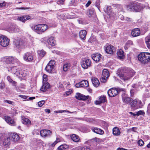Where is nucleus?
<instances>
[{
    "instance_id": "nucleus-1",
    "label": "nucleus",
    "mask_w": 150,
    "mask_h": 150,
    "mask_svg": "<svg viewBox=\"0 0 150 150\" xmlns=\"http://www.w3.org/2000/svg\"><path fill=\"white\" fill-rule=\"evenodd\" d=\"M138 59L142 64H147L150 62V53L141 52L138 55Z\"/></svg>"
},
{
    "instance_id": "nucleus-2",
    "label": "nucleus",
    "mask_w": 150,
    "mask_h": 150,
    "mask_svg": "<svg viewBox=\"0 0 150 150\" xmlns=\"http://www.w3.org/2000/svg\"><path fill=\"white\" fill-rule=\"evenodd\" d=\"M134 74V71L132 69L128 70L124 74H119L118 76L124 81L129 80Z\"/></svg>"
},
{
    "instance_id": "nucleus-3",
    "label": "nucleus",
    "mask_w": 150,
    "mask_h": 150,
    "mask_svg": "<svg viewBox=\"0 0 150 150\" xmlns=\"http://www.w3.org/2000/svg\"><path fill=\"white\" fill-rule=\"evenodd\" d=\"M48 29L47 25L45 24H39L34 27L35 31L38 34H41L44 33Z\"/></svg>"
},
{
    "instance_id": "nucleus-4",
    "label": "nucleus",
    "mask_w": 150,
    "mask_h": 150,
    "mask_svg": "<svg viewBox=\"0 0 150 150\" xmlns=\"http://www.w3.org/2000/svg\"><path fill=\"white\" fill-rule=\"evenodd\" d=\"M34 54L33 52H27L23 55L24 61L28 62H32L35 61Z\"/></svg>"
},
{
    "instance_id": "nucleus-5",
    "label": "nucleus",
    "mask_w": 150,
    "mask_h": 150,
    "mask_svg": "<svg viewBox=\"0 0 150 150\" xmlns=\"http://www.w3.org/2000/svg\"><path fill=\"white\" fill-rule=\"evenodd\" d=\"M55 64V61L54 60H51L45 68L46 71L48 73H54L53 71Z\"/></svg>"
},
{
    "instance_id": "nucleus-6",
    "label": "nucleus",
    "mask_w": 150,
    "mask_h": 150,
    "mask_svg": "<svg viewBox=\"0 0 150 150\" xmlns=\"http://www.w3.org/2000/svg\"><path fill=\"white\" fill-rule=\"evenodd\" d=\"M11 140L15 143H18L20 141L21 137L16 133H11L9 134Z\"/></svg>"
},
{
    "instance_id": "nucleus-7",
    "label": "nucleus",
    "mask_w": 150,
    "mask_h": 150,
    "mask_svg": "<svg viewBox=\"0 0 150 150\" xmlns=\"http://www.w3.org/2000/svg\"><path fill=\"white\" fill-rule=\"evenodd\" d=\"M10 41L7 37L2 35L0 36V45L2 47H6L8 45Z\"/></svg>"
},
{
    "instance_id": "nucleus-8",
    "label": "nucleus",
    "mask_w": 150,
    "mask_h": 150,
    "mask_svg": "<svg viewBox=\"0 0 150 150\" xmlns=\"http://www.w3.org/2000/svg\"><path fill=\"white\" fill-rule=\"evenodd\" d=\"M127 7L129 9H138L140 7V4L137 2L131 1L127 5Z\"/></svg>"
},
{
    "instance_id": "nucleus-9",
    "label": "nucleus",
    "mask_w": 150,
    "mask_h": 150,
    "mask_svg": "<svg viewBox=\"0 0 150 150\" xmlns=\"http://www.w3.org/2000/svg\"><path fill=\"white\" fill-rule=\"evenodd\" d=\"M104 49L105 52L108 54H112L115 51L114 46L108 44L104 47Z\"/></svg>"
},
{
    "instance_id": "nucleus-10",
    "label": "nucleus",
    "mask_w": 150,
    "mask_h": 150,
    "mask_svg": "<svg viewBox=\"0 0 150 150\" xmlns=\"http://www.w3.org/2000/svg\"><path fill=\"white\" fill-rule=\"evenodd\" d=\"M11 69L12 73L14 74L18 77H22L23 76L22 70L17 67H14L12 68H10Z\"/></svg>"
},
{
    "instance_id": "nucleus-11",
    "label": "nucleus",
    "mask_w": 150,
    "mask_h": 150,
    "mask_svg": "<svg viewBox=\"0 0 150 150\" xmlns=\"http://www.w3.org/2000/svg\"><path fill=\"white\" fill-rule=\"evenodd\" d=\"M108 96L112 97L117 96L119 93V90L117 88H112L108 90L107 92Z\"/></svg>"
},
{
    "instance_id": "nucleus-12",
    "label": "nucleus",
    "mask_w": 150,
    "mask_h": 150,
    "mask_svg": "<svg viewBox=\"0 0 150 150\" xmlns=\"http://www.w3.org/2000/svg\"><path fill=\"white\" fill-rule=\"evenodd\" d=\"M91 62L89 59L83 60L81 62L82 67L84 69H87L91 66Z\"/></svg>"
},
{
    "instance_id": "nucleus-13",
    "label": "nucleus",
    "mask_w": 150,
    "mask_h": 150,
    "mask_svg": "<svg viewBox=\"0 0 150 150\" xmlns=\"http://www.w3.org/2000/svg\"><path fill=\"white\" fill-rule=\"evenodd\" d=\"M122 99L124 104H127L130 103L131 98L128 97L127 94L125 93H122Z\"/></svg>"
},
{
    "instance_id": "nucleus-14",
    "label": "nucleus",
    "mask_w": 150,
    "mask_h": 150,
    "mask_svg": "<svg viewBox=\"0 0 150 150\" xmlns=\"http://www.w3.org/2000/svg\"><path fill=\"white\" fill-rule=\"evenodd\" d=\"M41 136L43 137L50 136L52 134V132L48 129H42L40 132Z\"/></svg>"
},
{
    "instance_id": "nucleus-15",
    "label": "nucleus",
    "mask_w": 150,
    "mask_h": 150,
    "mask_svg": "<svg viewBox=\"0 0 150 150\" xmlns=\"http://www.w3.org/2000/svg\"><path fill=\"white\" fill-rule=\"evenodd\" d=\"M4 118L9 125L11 126H16V122L10 116L7 115L4 116Z\"/></svg>"
},
{
    "instance_id": "nucleus-16",
    "label": "nucleus",
    "mask_w": 150,
    "mask_h": 150,
    "mask_svg": "<svg viewBox=\"0 0 150 150\" xmlns=\"http://www.w3.org/2000/svg\"><path fill=\"white\" fill-rule=\"evenodd\" d=\"M75 98L78 100H85L88 99L89 96H85L79 93H76V95L75 96Z\"/></svg>"
},
{
    "instance_id": "nucleus-17",
    "label": "nucleus",
    "mask_w": 150,
    "mask_h": 150,
    "mask_svg": "<svg viewBox=\"0 0 150 150\" xmlns=\"http://www.w3.org/2000/svg\"><path fill=\"white\" fill-rule=\"evenodd\" d=\"M47 42L48 46L53 47L56 45V41L54 39V37H51L47 39Z\"/></svg>"
},
{
    "instance_id": "nucleus-18",
    "label": "nucleus",
    "mask_w": 150,
    "mask_h": 150,
    "mask_svg": "<svg viewBox=\"0 0 150 150\" xmlns=\"http://www.w3.org/2000/svg\"><path fill=\"white\" fill-rule=\"evenodd\" d=\"M91 129L93 132L97 134H103L104 133L103 130L97 127H93Z\"/></svg>"
},
{
    "instance_id": "nucleus-19",
    "label": "nucleus",
    "mask_w": 150,
    "mask_h": 150,
    "mask_svg": "<svg viewBox=\"0 0 150 150\" xmlns=\"http://www.w3.org/2000/svg\"><path fill=\"white\" fill-rule=\"evenodd\" d=\"M101 56L100 54H94L92 56V58L93 60L97 63L100 61L101 58Z\"/></svg>"
},
{
    "instance_id": "nucleus-20",
    "label": "nucleus",
    "mask_w": 150,
    "mask_h": 150,
    "mask_svg": "<svg viewBox=\"0 0 150 150\" xmlns=\"http://www.w3.org/2000/svg\"><path fill=\"white\" fill-rule=\"evenodd\" d=\"M106 100V97L104 95H102L99 97L98 100H96L95 103L96 105H100L102 103H104Z\"/></svg>"
},
{
    "instance_id": "nucleus-21",
    "label": "nucleus",
    "mask_w": 150,
    "mask_h": 150,
    "mask_svg": "<svg viewBox=\"0 0 150 150\" xmlns=\"http://www.w3.org/2000/svg\"><path fill=\"white\" fill-rule=\"evenodd\" d=\"M22 122L23 123L27 126H28L31 125V121L28 118H26L24 116H21Z\"/></svg>"
},
{
    "instance_id": "nucleus-22",
    "label": "nucleus",
    "mask_w": 150,
    "mask_h": 150,
    "mask_svg": "<svg viewBox=\"0 0 150 150\" xmlns=\"http://www.w3.org/2000/svg\"><path fill=\"white\" fill-rule=\"evenodd\" d=\"M37 55L39 59L41 60L46 54V52L43 50H39L37 51Z\"/></svg>"
},
{
    "instance_id": "nucleus-23",
    "label": "nucleus",
    "mask_w": 150,
    "mask_h": 150,
    "mask_svg": "<svg viewBox=\"0 0 150 150\" xmlns=\"http://www.w3.org/2000/svg\"><path fill=\"white\" fill-rule=\"evenodd\" d=\"M131 34L134 37L138 36L140 34V30L138 28H134L132 30Z\"/></svg>"
},
{
    "instance_id": "nucleus-24",
    "label": "nucleus",
    "mask_w": 150,
    "mask_h": 150,
    "mask_svg": "<svg viewBox=\"0 0 150 150\" xmlns=\"http://www.w3.org/2000/svg\"><path fill=\"white\" fill-rule=\"evenodd\" d=\"M4 58L5 59V62L7 64H13L14 62V58L12 57H6Z\"/></svg>"
},
{
    "instance_id": "nucleus-25",
    "label": "nucleus",
    "mask_w": 150,
    "mask_h": 150,
    "mask_svg": "<svg viewBox=\"0 0 150 150\" xmlns=\"http://www.w3.org/2000/svg\"><path fill=\"white\" fill-rule=\"evenodd\" d=\"M86 31L84 30H81L79 32V36L80 38L82 40H85L86 35Z\"/></svg>"
},
{
    "instance_id": "nucleus-26",
    "label": "nucleus",
    "mask_w": 150,
    "mask_h": 150,
    "mask_svg": "<svg viewBox=\"0 0 150 150\" xmlns=\"http://www.w3.org/2000/svg\"><path fill=\"white\" fill-rule=\"evenodd\" d=\"M91 81L93 85L95 87H98L100 84L98 79L95 77L92 78Z\"/></svg>"
},
{
    "instance_id": "nucleus-27",
    "label": "nucleus",
    "mask_w": 150,
    "mask_h": 150,
    "mask_svg": "<svg viewBox=\"0 0 150 150\" xmlns=\"http://www.w3.org/2000/svg\"><path fill=\"white\" fill-rule=\"evenodd\" d=\"M50 84L47 82L44 84L40 88V90L43 92H45L50 88Z\"/></svg>"
},
{
    "instance_id": "nucleus-28",
    "label": "nucleus",
    "mask_w": 150,
    "mask_h": 150,
    "mask_svg": "<svg viewBox=\"0 0 150 150\" xmlns=\"http://www.w3.org/2000/svg\"><path fill=\"white\" fill-rule=\"evenodd\" d=\"M112 133L115 136L119 135L121 132L119 128L117 127H115L112 129Z\"/></svg>"
},
{
    "instance_id": "nucleus-29",
    "label": "nucleus",
    "mask_w": 150,
    "mask_h": 150,
    "mask_svg": "<svg viewBox=\"0 0 150 150\" xmlns=\"http://www.w3.org/2000/svg\"><path fill=\"white\" fill-rule=\"evenodd\" d=\"M30 18V16H23L21 17H18V18L17 19L23 22L24 23L26 20H28Z\"/></svg>"
},
{
    "instance_id": "nucleus-30",
    "label": "nucleus",
    "mask_w": 150,
    "mask_h": 150,
    "mask_svg": "<svg viewBox=\"0 0 150 150\" xmlns=\"http://www.w3.org/2000/svg\"><path fill=\"white\" fill-rule=\"evenodd\" d=\"M71 67L70 63L67 62L64 63L63 66V71H67Z\"/></svg>"
},
{
    "instance_id": "nucleus-31",
    "label": "nucleus",
    "mask_w": 150,
    "mask_h": 150,
    "mask_svg": "<svg viewBox=\"0 0 150 150\" xmlns=\"http://www.w3.org/2000/svg\"><path fill=\"white\" fill-rule=\"evenodd\" d=\"M71 139L74 141L76 142H79L80 140L79 137L76 134H74L71 136Z\"/></svg>"
},
{
    "instance_id": "nucleus-32",
    "label": "nucleus",
    "mask_w": 150,
    "mask_h": 150,
    "mask_svg": "<svg viewBox=\"0 0 150 150\" xmlns=\"http://www.w3.org/2000/svg\"><path fill=\"white\" fill-rule=\"evenodd\" d=\"M13 43L16 47L17 48L19 49L21 47L23 42L21 41L20 42L18 40H15L13 42Z\"/></svg>"
},
{
    "instance_id": "nucleus-33",
    "label": "nucleus",
    "mask_w": 150,
    "mask_h": 150,
    "mask_svg": "<svg viewBox=\"0 0 150 150\" xmlns=\"http://www.w3.org/2000/svg\"><path fill=\"white\" fill-rule=\"evenodd\" d=\"M117 54L118 57L121 59H123L124 57V52L122 50H120L117 52Z\"/></svg>"
},
{
    "instance_id": "nucleus-34",
    "label": "nucleus",
    "mask_w": 150,
    "mask_h": 150,
    "mask_svg": "<svg viewBox=\"0 0 150 150\" xmlns=\"http://www.w3.org/2000/svg\"><path fill=\"white\" fill-rule=\"evenodd\" d=\"M102 75L109 78L110 76V74L108 70L105 69L103 70Z\"/></svg>"
},
{
    "instance_id": "nucleus-35",
    "label": "nucleus",
    "mask_w": 150,
    "mask_h": 150,
    "mask_svg": "<svg viewBox=\"0 0 150 150\" xmlns=\"http://www.w3.org/2000/svg\"><path fill=\"white\" fill-rule=\"evenodd\" d=\"M11 140L10 137L9 136L8 137L4 139L3 142V144L4 146L6 145H9L11 143L10 140Z\"/></svg>"
},
{
    "instance_id": "nucleus-36",
    "label": "nucleus",
    "mask_w": 150,
    "mask_h": 150,
    "mask_svg": "<svg viewBox=\"0 0 150 150\" xmlns=\"http://www.w3.org/2000/svg\"><path fill=\"white\" fill-rule=\"evenodd\" d=\"M82 87H88L89 86L88 81L86 80H83L80 81Z\"/></svg>"
},
{
    "instance_id": "nucleus-37",
    "label": "nucleus",
    "mask_w": 150,
    "mask_h": 150,
    "mask_svg": "<svg viewBox=\"0 0 150 150\" xmlns=\"http://www.w3.org/2000/svg\"><path fill=\"white\" fill-rule=\"evenodd\" d=\"M95 12L94 10H87L86 13L87 15L90 17L94 14Z\"/></svg>"
},
{
    "instance_id": "nucleus-38",
    "label": "nucleus",
    "mask_w": 150,
    "mask_h": 150,
    "mask_svg": "<svg viewBox=\"0 0 150 150\" xmlns=\"http://www.w3.org/2000/svg\"><path fill=\"white\" fill-rule=\"evenodd\" d=\"M78 150H90V148L88 146H80L78 147Z\"/></svg>"
},
{
    "instance_id": "nucleus-39",
    "label": "nucleus",
    "mask_w": 150,
    "mask_h": 150,
    "mask_svg": "<svg viewBox=\"0 0 150 150\" xmlns=\"http://www.w3.org/2000/svg\"><path fill=\"white\" fill-rule=\"evenodd\" d=\"M68 148V146L66 144H62L59 146L57 149L58 150H64Z\"/></svg>"
},
{
    "instance_id": "nucleus-40",
    "label": "nucleus",
    "mask_w": 150,
    "mask_h": 150,
    "mask_svg": "<svg viewBox=\"0 0 150 150\" xmlns=\"http://www.w3.org/2000/svg\"><path fill=\"white\" fill-rule=\"evenodd\" d=\"M137 101L136 100H132L131 103V107L132 108H133L136 107L137 104Z\"/></svg>"
},
{
    "instance_id": "nucleus-41",
    "label": "nucleus",
    "mask_w": 150,
    "mask_h": 150,
    "mask_svg": "<svg viewBox=\"0 0 150 150\" xmlns=\"http://www.w3.org/2000/svg\"><path fill=\"white\" fill-rule=\"evenodd\" d=\"M108 77H106L105 76H103L102 75L101 78H100V81L101 82L103 83H106L107 81Z\"/></svg>"
},
{
    "instance_id": "nucleus-42",
    "label": "nucleus",
    "mask_w": 150,
    "mask_h": 150,
    "mask_svg": "<svg viewBox=\"0 0 150 150\" xmlns=\"http://www.w3.org/2000/svg\"><path fill=\"white\" fill-rule=\"evenodd\" d=\"M145 113V112L144 110H140L137 112L136 115L137 116H139L140 115H144Z\"/></svg>"
},
{
    "instance_id": "nucleus-43",
    "label": "nucleus",
    "mask_w": 150,
    "mask_h": 150,
    "mask_svg": "<svg viewBox=\"0 0 150 150\" xmlns=\"http://www.w3.org/2000/svg\"><path fill=\"white\" fill-rule=\"evenodd\" d=\"M75 17H76L75 14L73 13H71L67 18L72 19Z\"/></svg>"
},
{
    "instance_id": "nucleus-44",
    "label": "nucleus",
    "mask_w": 150,
    "mask_h": 150,
    "mask_svg": "<svg viewBox=\"0 0 150 150\" xmlns=\"http://www.w3.org/2000/svg\"><path fill=\"white\" fill-rule=\"evenodd\" d=\"M68 112V113H76V112H77L76 111H74V112H71L69 111V110H59V113H62V112Z\"/></svg>"
},
{
    "instance_id": "nucleus-45",
    "label": "nucleus",
    "mask_w": 150,
    "mask_h": 150,
    "mask_svg": "<svg viewBox=\"0 0 150 150\" xmlns=\"http://www.w3.org/2000/svg\"><path fill=\"white\" fill-rule=\"evenodd\" d=\"M146 43L148 48L150 49V38L148 39L146 41Z\"/></svg>"
},
{
    "instance_id": "nucleus-46",
    "label": "nucleus",
    "mask_w": 150,
    "mask_h": 150,
    "mask_svg": "<svg viewBox=\"0 0 150 150\" xmlns=\"http://www.w3.org/2000/svg\"><path fill=\"white\" fill-rule=\"evenodd\" d=\"M45 103V101L43 100H41L38 103V105L40 107H41Z\"/></svg>"
},
{
    "instance_id": "nucleus-47",
    "label": "nucleus",
    "mask_w": 150,
    "mask_h": 150,
    "mask_svg": "<svg viewBox=\"0 0 150 150\" xmlns=\"http://www.w3.org/2000/svg\"><path fill=\"white\" fill-rule=\"evenodd\" d=\"M4 103H7L8 104H11L12 105H13V104L14 103V102L9 100H5L4 101Z\"/></svg>"
},
{
    "instance_id": "nucleus-48",
    "label": "nucleus",
    "mask_w": 150,
    "mask_h": 150,
    "mask_svg": "<svg viewBox=\"0 0 150 150\" xmlns=\"http://www.w3.org/2000/svg\"><path fill=\"white\" fill-rule=\"evenodd\" d=\"M138 144L140 146H142L143 145V144H144V142L142 139H140V140H139L138 141Z\"/></svg>"
},
{
    "instance_id": "nucleus-49",
    "label": "nucleus",
    "mask_w": 150,
    "mask_h": 150,
    "mask_svg": "<svg viewBox=\"0 0 150 150\" xmlns=\"http://www.w3.org/2000/svg\"><path fill=\"white\" fill-rule=\"evenodd\" d=\"M137 129V127H133L131 129H128L127 131L129 132H130L131 131H132L134 132H136V131L135 130V129Z\"/></svg>"
},
{
    "instance_id": "nucleus-50",
    "label": "nucleus",
    "mask_w": 150,
    "mask_h": 150,
    "mask_svg": "<svg viewBox=\"0 0 150 150\" xmlns=\"http://www.w3.org/2000/svg\"><path fill=\"white\" fill-rule=\"evenodd\" d=\"M146 112L149 115H150V103L148 105Z\"/></svg>"
},
{
    "instance_id": "nucleus-51",
    "label": "nucleus",
    "mask_w": 150,
    "mask_h": 150,
    "mask_svg": "<svg viewBox=\"0 0 150 150\" xmlns=\"http://www.w3.org/2000/svg\"><path fill=\"white\" fill-rule=\"evenodd\" d=\"M6 4L7 3L5 1L2 3H0V7L6 6Z\"/></svg>"
},
{
    "instance_id": "nucleus-52",
    "label": "nucleus",
    "mask_w": 150,
    "mask_h": 150,
    "mask_svg": "<svg viewBox=\"0 0 150 150\" xmlns=\"http://www.w3.org/2000/svg\"><path fill=\"white\" fill-rule=\"evenodd\" d=\"M81 84L80 82L79 83H77L76 84V86L77 88L81 87H82L81 86Z\"/></svg>"
},
{
    "instance_id": "nucleus-53",
    "label": "nucleus",
    "mask_w": 150,
    "mask_h": 150,
    "mask_svg": "<svg viewBox=\"0 0 150 150\" xmlns=\"http://www.w3.org/2000/svg\"><path fill=\"white\" fill-rule=\"evenodd\" d=\"M72 91L71 90H69V91L66 92L65 93L66 94V95L68 96L70 94H71L72 93Z\"/></svg>"
},
{
    "instance_id": "nucleus-54",
    "label": "nucleus",
    "mask_w": 150,
    "mask_h": 150,
    "mask_svg": "<svg viewBox=\"0 0 150 150\" xmlns=\"http://www.w3.org/2000/svg\"><path fill=\"white\" fill-rule=\"evenodd\" d=\"M13 85V86H16V85L17 82H16L14 81H13V80L12 81L10 82Z\"/></svg>"
},
{
    "instance_id": "nucleus-55",
    "label": "nucleus",
    "mask_w": 150,
    "mask_h": 150,
    "mask_svg": "<svg viewBox=\"0 0 150 150\" xmlns=\"http://www.w3.org/2000/svg\"><path fill=\"white\" fill-rule=\"evenodd\" d=\"M95 6L97 7L98 9H100V4L99 3L96 2L95 3Z\"/></svg>"
},
{
    "instance_id": "nucleus-56",
    "label": "nucleus",
    "mask_w": 150,
    "mask_h": 150,
    "mask_svg": "<svg viewBox=\"0 0 150 150\" xmlns=\"http://www.w3.org/2000/svg\"><path fill=\"white\" fill-rule=\"evenodd\" d=\"M110 10H103V11L105 13H106L108 14V15H110Z\"/></svg>"
},
{
    "instance_id": "nucleus-57",
    "label": "nucleus",
    "mask_w": 150,
    "mask_h": 150,
    "mask_svg": "<svg viewBox=\"0 0 150 150\" xmlns=\"http://www.w3.org/2000/svg\"><path fill=\"white\" fill-rule=\"evenodd\" d=\"M7 79L8 80V81L9 82H11L13 80L11 77L9 76H8L7 77Z\"/></svg>"
},
{
    "instance_id": "nucleus-58",
    "label": "nucleus",
    "mask_w": 150,
    "mask_h": 150,
    "mask_svg": "<svg viewBox=\"0 0 150 150\" xmlns=\"http://www.w3.org/2000/svg\"><path fill=\"white\" fill-rule=\"evenodd\" d=\"M119 18L121 19V20L123 21L125 19L124 17L122 15H120L119 16Z\"/></svg>"
},
{
    "instance_id": "nucleus-59",
    "label": "nucleus",
    "mask_w": 150,
    "mask_h": 150,
    "mask_svg": "<svg viewBox=\"0 0 150 150\" xmlns=\"http://www.w3.org/2000/svg\"><path fill=\"white\" fill-rule=\"evenodd\" d=\"M57 4L59 5H63L64 4L63 1H61L60 0L57 1Z\"/></svg>"
},
{
    "instance_id": "nucleus-60",
    "label": "nucleus",
    "mask_w": 150,
    "mask_h": 150,
    "mask_svg": "<svg viewBox=\"0 0 150 150\" xmlns=\"http://www.w3.org/2000/svg\"><path fill=\"white\" fill-rule=\"evenodd\" d=\"M130 93L131 96H133L134 95V89H131L130 90Z\"/></svg>"
},
{
    "instance_id": "nucleus-61",
    "label": "nucleus",
    "mask_w": 150,
    "mask_h": 150,
    "mask_svg": "<svg viewBox=\"0 0 150 150\" xmlns=\"http://www.w3.org/2000/svg\"><path fill=\"white\" fill-rule=\"evenodd\" d=\"M91 4V1H88L87 3L86 4V7H88Z\"/></svg>"
},
{
    "instance_id": "nucleus-62",
    "label": "nucleus",
    "mask_w": 150,
    "mask_h": 150,
    "mask_svg": "<svg viewBox=\"0 0 150 150\" xmlns=\"http://www.w3.org/2000/svg\"><path fill=\"white\" fill-rule=\"evenodd\" d=\"M19 96L22 98L26 99L27 98V96H25L23 95H19Z\"/></svg>"
},
{
    "instance_id": "nucleus-63",
    "label": "nucleus",
    "mask_w": 150,
    "mask_h": 150,
    "mask_svg": "<svg viewBox=\"0 0 150 150\" xmlns=\"http://www.w3.org/2000/svg\"><path fill=\"white\" fill-rule=\"evenodd\" d=\"M59 88H63V85L62 83H61L60 82H59Z\"/></svg>"
},
{
    "instance_id": "nucleus-64",
    "label": "nucleus",
    "mask_w": 150,
    "mask_h": 150,
    "mask_svg": "<svg viewBox=\"0 0 150 150\" xmlns=\"http://www.w3.org/2000/svg\"><path fill=\"white\" fill-rule=\"evenodd\" d=\"M117 150H127V149L122 148L119 147L117 149Z\"/></svg>"
}]
</instances>
